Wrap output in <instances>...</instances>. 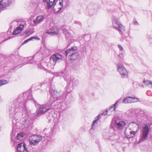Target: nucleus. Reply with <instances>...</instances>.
<instances>
[{
  "label": "nucleus",
  "instance_id": "nucleus-1",
  "mask_svg": "<svg viewBox=\"0 0 152 152\" xmlns=\"http://www.w3.org/2000/svg\"><path fill=\"white\" fill-rule=\"evenodd\" d=\"M15 105L13 108L9 110V116L10 118H13L12 119L13 129L11 135V140H12L16 134L17 133V137L15 139L14 141L13 146H17V151L16 152H19L18 148H19V142L16 141L19 140V128L18 124L19 123V103L18 99H17L14 101Z\"/></svg>",
  "mask_w": 152,
  "mask_h": 152
},
{
  "label": "nucleus",
  "instance_id": "nucleus-2",
  "mask_svg": "<svg viewBox=\"0 0 152 152\" xmlns=\"http://www.w3.org/2000/svg\"><path fill=\"white\" fill-rule=\"evenodd\" d=\"M67 94H63L61 95L56 91L53 90V92L52 94L50 99L48 102L46 104L41 105L40 106L37 113V115L39 116L41 114L44 113L47 111L50 110L53 108L52 104L55 101L61 100V103L64 101Z\"/></svg>",
  "mask_w": 152,
  "mask_h": 152
},
{
  "label": "nucleus",
  "instance_id": "nucleus-3",
  "mask_svg": "<svg viewBox=\"0 0 152 152\" xmlns=\"http://www.w3.org/2000/svg\"><path fill=\"white\" fill-rule=\"evenodd\" d=\"M139 130L138 125L136 122H132L129 124L125 129L124 134L127 138L134 137Z\"/></svg>",
  "mask_w": 152,
  "mask_h": 152
},
{
  "label": "nucleus",
  "instance_id": "nucleus-4",
  "mask_svg": "<svg viewBox=\"0 0 152 152\" xmlns=\"http://www.w3.org/2000/svg\"><path fill=\"white\" fill-rule=\"evenodd\" d=\"M150 126L151 125L148 123L145 124L142 126L140 135V139L138 141L139 143L144 142L146 140L151 130Z\"/></svg>",
  "mask_w": 152,
  "mask_h": 152
},
{
  "label": "nucleus",
  "instance_id": "nucleus-5",
  "mask_svg": "<svg viewBox=\"0 0 152 152\" xmlns=\"http://www.w3.org/2000/svg\"><path fill=\"white\" fill-rule=\"evenodd\" d=\"M77 49L76 47H72L71 48L66 50L65 51V54L66 56H69L70 57V59L72 60H74L77 59L78 58L79 56L78 53H75L74 51Z\"/></svg>",
  "mask_w": 152,
  "mask_h": 152
},
{
  "label": "nucleus",
  "instance_id": "nucleus-6",
  "mask_svg": "<svg viewBox=\"0 0 152 152\" xmlns=\"http://www.w3.org/2000/svg\"><path fill=\"white\" fill-rule=\"evenodd\" d=\"M112 24L114 27L116 28L119 31L123 33L125 31V28L119 21V19L113 17L112 20Z\"/></svg>",
  "mask_w": 152,
  "mask_h": 152
},
{
  "label": "nucleus",
  "instance_id": "nucleus-7",
  "mask_svg": "<svg viewBox=\"0 0 152 152\" xmlns=\"http://www.w3.org/2000/svg\"><path fill=\"white\" fill-rule=\"evenodd\" d=\"M29 140L30 145L35 146L39 144V142L42 140V138L40 136L34 135L30 136Z\"/></svg>",
  "mask_w": 152,
  "mask_h": 152
},
{
  "label": "nucleus",
  "instance_id": "nucleus-8",
  "mask_svg": "<svg viewBox=\"0 0 152 152\" xmlns=\"http://www.w3.org/2000/svg\"><path fill=\"white\" fill-rule=\"evenodd\" d=\"M117 67L118 71L122 78L124 77L127 75L128 73L127 71L123 64H118Z\"/></svg>",
  "mask_w": 152,
  "mask_h": 152
},
{
  "label": "nucleus",
  "instance_id": "nucleus-9",
  "mask_svg": "<svg viewBox=\"0 0 152 152\" xmlns=\"http://www.w3.org/2000/svg\"><path fill=\"white\" fill-rule=\"evenodd\" d=\"M62 60V56L58 54L52 55L50 58V62L53 65Z\"/></svg>",
  "mask_w": 152,
  "mask_h": 152
},
{
  "label": "nucleus",
  "instance_id": "nucleus-10",
  "mask_svg": "<svg viewBox=\"0 0 152 152\" xmlns=\"http://www.w3.org/2000/svg\"><path fill=\"white\" fill-rule=\"evenodd\" d=\"M31 94L30 91H27L26 92H24L23 94V106L26 108V104L27 100L30 99L31 97Z\"/></svg>",
  "mask_w": 152,
  "mask_h": 152
},
{
  "label": "nucleus",
  "instance_id": "nucleus-11",
  "mask_svg": "<svg viewBox=\"0 0 152 152\" xmlns=\"http://www.w3.org/2000/svg\"><path fill=\"white\" fill-rule=\"evenodd\" d=\"M57 1L58 0H43V1L46 4V8L48 10L53 6H54V7Z\"/></svg>",
  "mask_w": 152,
  "mask_h": 152
},
{
  "label": "nucleus",
  "instance_id": "nucleus-12",
  "mask_svg": "<svg viewBox=\"0 0 152 152\" xmlns=\"http://www.w3.org/2000/svg\"><path fill=\"white\" fill-rule=\"evenodd\" d=\"M125 125V123L122 121L118 122H114V124L112 123L111 125V126H113L114 128H117L119 129H122Z\"/></svg>",
  "mask_w": 152,
  "mask_h": 152
},
{
  "label": "nucleus",
  "instance_id": "nucleus-13",
  "mask_svg": "<svg viewBox=\"0 0 152 152\" xmlns=\"http://www.w3.org/2000/svg\"><path fill=\"white\" fill-rule=\"evenodd\" d=\"M59 30L57 27H52L47 31L46 33L51 36L57 35L59 32Z\"/></svg>",
  "mask_w": 152,
  "mask_h": 152
},
{
  "label": "nucleus",
  "instance_id": "nucleus-14",
  "mask_svg": "<svg viewBox=\"0 0 152 152\" xmlns=\"http://www.w3.org/2000/svg\"><path fill=\"white\" fill-rule=\"evenodd\" d=\"M10 4V0H1L0 3V9L4 10L9 6Z\"/></svg>",
  "mask_w": 152,
  "mask_h": 152
},
{
  "label": "nucleus",
  "instance_id": "nucleus-15",
  "mask_svg": "<svg viewBox=\"0 0 152 152\" xmlns=\"http://www.w3.org/2000/svg\"><path fill=\"white\" fill-rule=\"evenodd\" d=\"M118 103L117 102L115 104H114L113 106H111L110 108L107 110L105 112H104L102 114L104 115H110L111 114V113L115 110V106Z\"/></svg>",
  "mask_w": 152,
  "mask_h": 152
},
{
  "label": "nucleus",
  "instance_id": "nucleus-16",
  "mask_svg": "<svg viewBox=\"0 0 152 152\" xmlns=\"http://www.w3.org/2000/svg\"><path fill=\"white\" fill-rule=\"evenodd\" d=\"M44 19V17L43 16L41 15L38 16L35 20H33V21L34 23V24L35 26L38 25Z\"/></svg>",
  "mask_w": 152,
  "mask_h": 152
},
{
  "label": "nucleus",
  "instance_id": "nucleus-17",
  "mask_svg": "<svg viewBox=\"0 0 152 152\" xmlns=\"http://www.w3.org/2000/svg\"><path fill=\"white\" fill-rule=\"evenodd\" d=\"M18 34H19V26H18L14 30V31L12 33V36L11 35L9 36L8 38H6L5 39L3 40L2 42H3L6 40H7L8 39H11L14 37L12 36L16 35Z\"/></svg>",
  "mask_w": 152,
  "mask_h": 152
},
{
  "label": "nucleus",
  "instance_id": "nucleus-18",
  "mask_svg": "<svg viewBox=\"0 0 152 152\" xmlns=\"http://www.w3.org/2000/svg\"><path fill=\"white\" fill-rule=\"evenodd\" d=\"M20 152H28V150L24 143H20Z\"/></svg>",
  "mask_w": 152,
  "mask_h": 152
},
{
  "label": "nucleus",
  "instance_id": "nucleus-19",
  "mask_svg": "<svg viewBox=\"0 0 152 152\" xmlns=\"http://www.w3.org/2000/svg\"><path fill=\"white\" fill-rule=\"evenodd\" d=\"M21 60H24V62L22 63V64L23 65L26 64H31L33 61V60L31 57L26 58L22 57Z\"/></svg>",
  "mask_w": 152,
  "mask_h": 152
},
{
  "label": "nucleus",
  "instance_id": "nucleus-20",
  "mask_svg": "<svg viewBox=\"0 0 152 152\" xmlns=\"http://www.w3.org/2000/svg\"><path fill=\"white\" fill-rule=\"evenodd\" d=\"M60 76H62L65 80L67 81L69 80V75L66 72L65 70L62 71L61 73H59Z\"/></svg>",
  "mask_w": 152,
  "mask_h": 152
},
{
  "label": "nucleus",
  "instance_id": "nucleus-21",
  "mask_svg": "<svg viewBox=\"0 0 152 152\" xmlns=\"http://www.w3.org/2000/svg\"><path fill=\"white\" fill-rule=\"evenodd\" d=\"M97 12V10L94 7H92L89 9L88 10V12L91 16H92L94 14H96Z\"/></svg>",
  "mask_w": 152,
  "mask_h": 152
},
{
  "label": "nucleus",
  "instance_id": "nucleus-22",
  "mask_svg": "<svg viewBox=\"0 0 152 152\" xmlns=\"http://www.w3.org/2000/svg\"><path fill=\"white\" fill-rule=\"evenodd\" d=\"M100 116L101 115H99L96 117L95 118L93 122L91 128L90 130H91V129H94L96 127L95 124L97 122V121L100 117Z\"/></svg>",
  "mask_w": 152,
  "mask_h": 152
},
{
  "label": "nucleus",
  "instance_id": "nucleus-23",
  "mask_svg": "<svg viewBox=\"0 0 152 152\" xmlns=\"http://www.w3.org/2000/svg\"><path fill=\"white\" fill-rule=\"evenodd\" d=\"M11 28L9 29L8 30L7 32H4L1 33V36L4 38L8 37L9 35L10 34L11 32Z\"/></svg>",
  "mask_w": 152,
  "mask_h": 152
},
{
  "label": "nucleus",
  "instance_id": "nucleus-24",
  "mask_svg": "<svg viewBox=\"0 0 152 152\" xmlns=\"http://www.w3.org/2000/svg\"><path fill=\"white\" fill-rule=\"evenodd\" d=\"M128 98H129V100L130 101V102H129V103L136 102L139 100L137 98H133L131 96H128Z\"/></svg>",
  "mask_w": 152,
  "mask_h": 152
},
{
  "label": "nucleus",
  "instance_id": "nucleus-25",
  "mask_svg": "<svg viewBox=\"0 0 152 152\" xmlns=\"http://www.w3.org/2000/svg\"><path fill=\"white\" fill-rule=\"evenodd\" d=\"M143 82L146 86H148L152 88V82L149 80H144Z\"/></svg>",
  "mask_w": 152,
  "mask_h": 152
},
{
  "label": "nucleus",
  "instance_id": "nucleus-26",
  "mask_svg": "<svg viewBox=\"0 0 152 152\" xmlns=\"http://www.w3.org/2000/svg\"><path fill=\"white\" fill-rule=\"evenodd\" d=\"M62 29L63 30L64 33L65 34L66 37H68V35H69V33L68 32V31L64 28V26L62 27Z\"/></svg>",
  "mask_w": 152,
  "mask_h": 152
},
{
  "label": "nucleus",
  "instance_id": "nucleus-27",
  "mask_svg": "<svg viewBox=\"0 0 152 152\" xmlns=\"http://www.w3.org/2000/svg\"><path fill=\"white\" fill-rule=\"evenodd\" d=\"M71 83H72V86H75L78 85V81L77 80L75 79H73L72 81H71Z\"/></svg>",
  "mask_w": 152,
  "mask_h": 152
},
{
  "label": "nucleus",
  "instance_id": "nucleus-28",
  "mask_svg": "<svg viewBox=\"0 0 152 152\" xmlns=\"http://www.w3.org/2000/svg\"><path fill=\"white\" fill-rule=\"evenodd\" d=\"M26 137V134L22 132L20 133V140H23Z\"/></svg>",
  "mask_w": 152,
  "mask_h": 152
},
{
  "label": "nucleus",
  "instance_id": "nucleus-29",
  "mask_svg": "<svg viewBox=\"0 0 152 152\" xmlns=\"http://www.w3.org/2000/svg\"><path fill=\"white\" fill-rule=\"evenodd\" d=\"M9 83V81L6 80H0V86L7 84Z\"/></svg>",
  "mask_w": 152,
  "mask_h": 152
},
{
  "label": "nucleus",
  "instance_id": "nucleus-30",
  "mask_svg": "<svg viewBox=\"0 0 152 152\" xmlns=\"http://www.w3.org/2000/svg\"><path fill=\"white\" fill-rule=\"evenodd\" d=\"M37 39L36 37H32L31 38L25 40L24 42L21 45H23L24 44H25L26 43H27L29 41H30L32 40L33 39Z\"/></svg>",
  "mask_w": 152,
  "mask_h": 152
},
{
  "label": "nucleus",
  "instance_id": "nucleus-31",
  "mask_svg": "<svg viewBox=\"0 0 152 152\" xmlns=\"http://www.w3.org/2000/svg\"><path fill=\"white\" fill-rule=\"evenodd\" d=\"M128 99H129L128 97L126 98H124L123 101V103H129V102H130V101L128 100Z\"/></svg>",
  "mask_w": 152,
  "mask_h": 152
},
{
  "label": "nucleus",
  "instance_id": "nucleus-32",
  "mask_svg": "<svg viewBox=\"0 0 152 152\" xmlns=\"http://www.w3.org/2000/svg\"><path fill=\"white\" fill-rule=\"evenodd\" d=\"M18 48L17 49L15 50L13 53V54L14 55H15L16 56H18Z\"/></svg>",
  "mask_w": 152,
  "mask_h": 152
},
{
  "label": "nucleus",
  "instance_id": "nucleus-33",
  "mask_svg": "<svg viewBox=\"0 0 152 152\" xmlns=\"http://www.w3.org/2000/svg\"><path fill=\"white\" fill-rule=\"evenodd\" d=\"M34 32V31L32 30L28 31L27 30L25 31V33L28 35H29L32 34Z\"/></svg>",
  "mask_w": 152,
  "mask_h": 152
},
{
  "label": "nucleus",
  "instance_id": "nucleus-34",
  "mask_svg": "<svg viewBox=\"0 0 152 152\" xmlns=\"http://www.w3.org/2000/svg\"><path fill=\"white\" fill-rule=\"evenodd\" d=\"M25 23H24L23 24H20V33L23 30L24 27Z\"/></svg>",
  "mask_w": 152,
  "mask_h": 152
},
{
  "label": "nucleus",
  "instance_id": "nucleus-35",
  "mask_svg": "<svg viewBox=\"0 0 152 152\" xmlns=\"http://www.w3.org/2000/svg\"><path fill=\"white\" fill-rule=\"evenodd\" d=\"M118 57L120 59H122L124 58V55L122 53H120L118 55Z\"/></svg>",
  "mask_w": 152,
  "mask_h": 152
},
{
  "label": "nucleus",
  "instance_id": "nucleus-36",
  "mask_svg": "<svg viewBox=\"0 0 152 152\" xmlns=\"http://www.w3.org/2000/svg\"><path fill=\"white\" fill-rule=\"evenodd\" d=\"M118 48L119 49L120 51H122L123 50V48L121 45H118Z\"/></svg>",
  "mask_w": 152,
  "mask_h": 152
},
{
  "label": "nucleus",
  "instance_id": "nucleus-37",
  "mask_svg": "<svg viewBox=\"0 0 152 152\" xmlns=\"http://www.w3.org/2000/svg\"><path fill=\"white\" fill-rule=\"evenodd\" d=\"M38 67L39 68H40V69H44V67L42 66L41 64H39Z\"/></svg>",
  "mask_w": 152,
  "mask_h": 152
},
{
  "label": "nucleus",
  "instance_id": "nucleus-38",
  "mask_svg": "<svg viewBox=\"0 0 152 152\" xmlns=\"http://www.w3.org/2000/svg\"><path fill=\"white\" fill-rule=\"evenodd\" d=\"M133 23L134 25H138V23L137 21H134Z\"/></svg>",
  "mask_w": 152,
  "mask_h": 152
},
{
  "label": "nucleus",
  "instance_id": "nucleus-39",
  "mask_svg": "<svg viewBox=\"0 0 152 152\" xmlns=\"http://www.w3.org/2000/svg\"><path fill=\"white\" fill-rule=\"evenodd\" d=\"M22 57H20V62H21V63L23 65L22 63L24 62V60H21Z\"/></svg>",
  "mask_w": 152,
  "mask_h": 152
},
{
  "label": "nucleus",
  "instance_id": "nucleus-40",
  "mask_svg": "<svg viewBox=\"0 0 152 152\" xmlns=\"http://www.w3.org/2000/svg\"><path fill=\"white\" fill-rule=\"evenodd\" d=\"M68 37H66V39H70L71 38V35H70V34H69V35H68Z\"/></svg>",
  "mask_w": 152,
  "mask_h": 152
},
{
  "label": "nucleus",
  "instance_id": "nucleus-41",
  "mask_svg": "<svg viewBox=\"0 0 152 152\" xmlns=\"http://www.w3.org/2000/svg\"><path fill=\"white\" fill-rule=\"evenodd\" d=\"M67 92H68V93H69V92H70V91H67Z\"/></svg>",
  "mask_w": 152,
  "mask_h": 152
},
{
  "label": "nucleus",
  "instance_id": "nucleus-42",
  "mask_svg": "<svg viewBox=\"0 0 152 152\" xmlns=\"http://www.w3.org/2000/svg\"><path fill=\"white\" fill-rule=\"evenodd\" d=\"M136 99H135V100H134V101H136Z\"/></svg>",
  "mask_w": 152,
  "mask_h": 152
},
{
  "label": "nucleus",
  "instance_id": "nucleus-43",
  "mask_svg": "<svg viewBox=\"0 0 152 152\" xmlns=\"http://www.w3.org/2000/svg\"><path fill=\"white\" fill-rule=\"evenodd\" d=\"M142 87H144V86H143V85H142Z\"/></svg>",
  "mask_w": 152,
  "mask_h": 152
},
{
  "label": "nucleus",
  "instance_id": "nucleus-44",
  "mask_svg": "<svg viewBox=\"0 0 152 152\" xmlns=\"http://www.w3.org/2000/svg\"><path fill=\"white\" fill-rule=\"evenodd\" d=\"M128 100H129V99H128Z\"/></svg>",
  "mask_w": 152,
  "mask_h": 152
}]
</instances>
